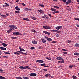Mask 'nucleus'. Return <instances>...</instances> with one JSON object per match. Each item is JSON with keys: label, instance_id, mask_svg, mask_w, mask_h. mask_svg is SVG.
Returning a JSON list of instances; mask_svg holds the SVG:
<instances>
[{"label": "nucleus", "instance_id": "nucleus-1", "mask_svg": "<svg viewBox=\"0 0 79 79\" xmlns=\"http://www.w3.org/2000/svg\"><path fill=\"white\" fill-rule=\"evenodd\" d=\"M19 69H30V68L28 66H26L25 67H23V66H20L19 67Z\"/></svg>", "mask_w": 79, "mask_h": 79}, {"label": "nucleus", "instance_id": "nucleus-2", "mask_svg": "<svg viewBox=\"0 0 79 79\" xmlns=\"http://www.w3.org/2000/svg\"><path fill=\"white\" fill-rule=\"evenodd\" d=\"M9 27L10 28V29H12V30H15L14 29H17V27H16L13 25H10Z\"/></svg>", "mask_w": 79, "mask_h": 79}, {"label": "nucleus", "instance_id": "nucleus-3", "mask_svg": "<svg viewBox=\"0 0 79 79\" xmlns=\"http://www.w3.org/2000/svg\"><path fill=\"white\" fill-rule=\"evenodd\" d=\"M13 34H14V35H22L21 33L18 31H16L15 32H13Z\"/></svg>", "mask_w": 79, "mask_h": 79}, {"label": "nucleus", "instance_id": "nucleus-4", "mask_svg": "<svg viewBox=\"0 0 79 79\" xmlns=\"http://www.w3.org/2000/svg\"><path fill=\"white\" fill-rule=\"evenodd\" d=\"M43 28H44L45 29H50L51 27L50 26H43Z\"/></svg>", "mask_w": 79, "mask_h": 79}, {"label": "nucleus", "instance_id": "nucleus-5", "mask_svg": "<svg viewBox=\"0 0 79 79\" xmlns=\"http://www.w3.org/2000/svg\"><path fill=\"white\" fill-rule=\"evenodd\" d=\"M44 38H45L48 42H51V41L52 40V39L50 38H48V37L47 36H44Z\"/></svg>", "mask_w": 79, "mask_h": 79}, {"label": "nucleus", "instance_id": "nucleus-6", "mask_svg": "<svg viewBox=\"0 0 79 79\" xmlns=\"http://www.w3.org/2000/svg\"><path fill=\"white\" fill-rule=\"evenodd\" d=\"M29 75L31 76L35 77L37 76V74L35 73H31Z\"/></svg>", "mask_w": 79, "mask_h": 79}, {"label": "nucleus", "instance_id": "nucleus-7", "mask_svg": "<svg viewBox=\"0 0 79 79\" xmlns=\"http://www.w3.org/2000/svg\"><path fill=\"white\" fill-rule=\"evenodd\" d=\"M56 60H63V59L61 57H58L56 58Z\"/></svg>", "mask_w": 79, "mask_h": 79}, {"label": "nucleus", "instance_id": "nucleus-8", "mask_svg": "<svg viewBox=\"0 0 79 79\" xmlns=\"http://www.w3.org/2000/svg\"><path fill=\"white\" fill-rule=\"evenodd\" d=\"M36 62L37 63H43L44 61L41 60H36Z\"/></svg>", "mask_w": 79, "mask_h": 79}, {"label": "nucleus", "instance_id": "nucleus-9", "mask_svg": "<svg viewBox=\"0 0 79 79\" xmlns=\"http://www.w3.org/2000/svg\"><path fill=\"white\" fill-rule=\"evenodd\" d=\"M62 27L61 26H58L57 27H56V29L57 30H59L60 29H61Z\"/></svg>", "mask_w": 79, "mask_h": 79}, {"label": "nucleus", "instance_id": "nucleus-10", "mask_svg": "<svg viewBox=\"0 0 79 79\" xmlns=\"http://www.w3.org/2000/svg\"><path fill=\"white\" fill-rule=\"evenodd\" d=\"M43 33H44L45 34H47L48 35H50V33L49 32L46 31H44Z\"/></svg>", "mask_w": 79, "mask_h": 79}, {"label": "nucleus", "instance_id": "nucleus-11", "mask_svg": "<svg viewBox=\"0 0 79 79\" xmlns=\"http://www.w3.org/2000/svg\"><path fill=\"white\" fill-rule=\"evenodd\" d=\"M41 40H42V42L43 43H45V42H46V41H47L45 39H41Z\"/></svg>", "mask_w": 79, "mask_h": 79}, {"label": "nucleus", "instance_id": "nucleus-12", "mask_svg": "<svg viewBox=\"0 0 79 79\" xmlns=\"http://www.w3.org/2000/svg\"><path fill=\"white\" fill-rule=\"evenodd\" d=\"M45 76L46 77H50V76H51V75L49 74L48 73L45 75Z\"/></svg>", "mask_w": 79, "mask_h": 79}, {"label": "nucleus", "instance_id": "nucleus-13", "mask_svg": "<svg viewBox=\"0 0 79 79\" xmlns=\"http://www.w3.org/2000/svg\"><path fill=\"white\" fill-rule=\"evenodd\" d=\"M32 42L34 44H37V42L35 40L32 41Z\"/></svg>", "mask_w": 79, "mask_h": 79}, {"label": "nucleus", "instance_id": "nucleus-14", "mask_svg": "<svg viewBox=\"0 0 79 79\" xmlns=\"http://www.w3.org/2000/svg\"><path fill=\"white\" fill-rule=\"evenodd\" d=\"M0 49H1V50H6V48L1 47H0Z\"/></svg>", "mask_w": 79, "mask_h": 79}, {"label": "nucleus", "instance_id": "nucleus-15", "mask_svg": "<svg viewBox=\"0 0 79 79\" xmlns=\"http://www.w3.org/2000/svg\"><path fill=\"white\" fill-rule=\"evenodd\" d=\"M59 63H64V60H62V61H58Z\"/></svg>", "mask_w": 79, "mask_h": 79}, {"label": "nucleus", "instance_id": "nucleus-16", "mask_svg": "<svg viewBox=\"0 0 79 79\" xmlns=\"http://www.w3.org/2000/svg\"><path fill=\"white\" fill-rule=\"evenodd\" d=\"M19 49L20 50V51H23V52H24V51H25V50H24V49L22 48L20 46L19 47Z\"/></svg>", "mask_w": 79, "mask_h": 79}, {"label": "nucleus", "instance_id": "nucleus-17", "mask_svg": "<svg viewBox=\"0 0 79 79\" xmlns=\"http://www.w3.org/2000/svg\"><path fill=\"white\" fill-rule=\"evenodd\" d=\"M15 8L16 10H17L18 11H19L20 10V9L19 8L18 6L15 7Z\"/></svg>", "mask_w": 79, "mask_h": 79}, {"label": "nucleus", "instance_id": "nucleus-18", "mask_svg": "<svg viewBox=\"0 0 79 79\" xmlns=\"http://www.w3.org/2000/svg\"><path fill=\"white\" fill-rule=\"evenodd\" d=\"M75 46L76 47H79V44L76 43L75 44Z\"/></svg>", "mask_w": 79, "mask_h": 79}, {"label": "nucleus", "instance_id": "nucleus-19", "mask_svg": "<svg viewBox=\"0 0 79 79\" xmlns=\"http://www.w3.org/2000/svg\"><path fill=\"white\" fill-rule=\"evenodd\" d=\"M12 30H13V29H10L8 30L7 31L8 33H10V32H11V31H12Z\"/></svg>", "mask_w": 79, "mask_h": 79}, {"label": "nucleus", "instance_id": "nucleus-20", "mask_svg": "<svg viewBox=\"0 0 79 79\" xmlns=\"http://www.w3.org/2000/svg\"><path fill=\"white\" fill-rule=\"evenodd\" d=\"M23 20H26L27 21H29V20L27 18H24L23 19Z\"/></svg>", "mask_w": 79, "mask_h": 79}, {"label": "nucleus", "instance_id": "nucleus-21", "mask_svg": "<svg viewBox=\"0 0 79 79\" xmlns=\"http://www.w3.org/2000/svg\"><path fill=\"white\" fill-rule=\"evenodd\" d=\"M2 45L4 47H7V44H6L2 43Z\"/></svg>", "mask_w": 79, "mask_h": 79}, {"label": "nucleus", "instance_id": "nucleus-22", "mask_svg": "<svg viewBox=\"0 0 79 79\" xmlns=\"http://www.w3.org/2000/svg\"><path fill=\"white\" fill-rule=\"evenodd\" d=\"M72 77H73V79H77V77H76V76L74 75H73L72 76Z\"/></svg>", "mask_w": 79, "mask_h": 79}, {"label": "nucleus", "instance_id": "nucleus-23", "mask_svg": "<svg viewBox=\"0 0 79 79\" xmlns=\"http://www.w3.org/2000/svg\"><path fill=\"white\" fill-rule=\"evenodd\" d=\"M74 55H77V56H79V53L75 52L74 53Z\"/></svg>", "mask_w": 79, "mask_h": 79}, {"label": "nucleus", "instance_id": "nucleus-24", "mask_svg": "<svg viewBox=\"0 0 79 79\" xmlns=\"http://www.w3.org/2000/svg\"><path fill=\"white\" fill-rule=\"evenodd\" d=\"M51 10L52 11H56V10L54 9L53 8H51Z\"/></svg>", "mask_w": 79, "mask_h": 79}, {"label": "nucleus", "instance_id": "nucleus-25", "mask_svg": "<svg viewBox=\"0 0 79 79\" xmlns=\"http://www.w3.org/2000/svg\"><path fill=\"white\" fill-rule=\"evenodd\" d=\"M23 78L24 79H29V77H23Z\"/></svg>", "mask_w": 79, "mask_h": 79}, {"label": "nucleus", "instance_id": "nucleus-26", "mask_svg": "<svg viewBox=\"0 0 79 79\" xmlns=\"http://www.w3.org/2000/svg\"><path fill=\"white\" fill-rule=\"evenodd\" d=\"M74 19L76 21H79V18H74Z\"/></svg>", "mask_w": 79, "mask_h": 79}, {"label": "nucleus", "instance_id": "nucleus-27", "mask_svg": "<svg viewBox=\"0 0 79 79\" xmlns=\"http://www.w3.org/2000/svg\"><path fill=\"white\" fill-rule=\"evenodd\" d=\"M73 66H74V65H71L69 66V67L71 69L72 68V67H73Z\"/></svg>", "mask_w": 79, "mask_h": 79}, {"label": "nucleus", "instance_id": "nucleus-28", "mask_svg": "<svg viewBox=\"0 0 79 79\" xmlns=\"http://www.w3.org/2000/svg\"><path fill=\"white\" fill-rule=\"evenodd\" d=\"M25 10H26V11H28V10H30V9H28V8H26L25 9Z\"/></svg>", "mask_w": 79, "mask_h": 79}, {"label": "nucleus", "instance_id": "nucleus-29", "mask_svg": "<svg viewBox=\"0 0 79 79\" xmlns=\"http://www.w3.org/2000/svg\"><path fill=\"white\" fill-rule=\"evenodd\" d=\"M11 39H17V38L16 37H11Z\"/></svg>", "mask_w": 79, "mask_h": 79}, {"label": "nucleus", "instance_id": "nucleus-30", "mask_svg": "<svg viewBox=\"0 0 79 79\" xmlns=\"http://www.w3.org/2000/svg\"><path fill=\"white\" fill-rule=\"evenodd\" d=\"M0 79H5V77H3L2 76H0Z\"/></svg>", "mask_w": 79, "mask_h": 79}, {"label": "nucleus", "instance_id": "nucleus-31", "mask_svg": "<svg viewBox=\"0 0 79 79\" xmlns=\"http://www.w3.org/2000/svg\"><path fill=\"white\" fill-rule=\"evenodd\" d=\"M31 31L33 32H34L35 33V32H36V31H35V30L32 29L31 30Z\"/></svg>", "mask_w": 79, "mask_h": 79}, {"label": "nucleus", "instance_id": "nucleus-32", "mask_svg": "<svg viewBox=\"0 0 79 79\" xmlns=\"http://www.w3.org/2000/svg\"><path fill=\"white\" fill-rule=\"evenodd\" d=\"M15 78H16V79H22V78L21 77H16Z\"/></svg>", "mask_w": 79, "mask_h": 79}, {"label": "nucleus", "instance_id": "nucleus-33", "mask_svg": "<svg viewBox=\"0 0 79 79\" xmlns=\"http://www.w3.org/2000/svg\"><path fill=\"white\" fill-rule=\"evenodd\" d=\"M4 53H5V54H7V55H10V53L9 52H4Z\"/></svg>", "mask_w": 79, "mask_h": 79}, {"label": "nucleus", "instance_id": "nucleus-34", "mask_svg": "<svg viewBox=\"0 0 79 79\" xmlns=\"http://www.w3.org/2000/svg\"><path fill=\"white\" fill-rule=\"evenodd\" d=\"M39 6H41V7H44V5L43 4H39Z\"/></svg>", "mask_w": 79, "mask_h": 79}, {"label": "nucleus", "instance_id": "nucleus-35", "mask_svg": "<svg viewBox=\"0 0 79 79\" xmlns=\"http://www.w3.org/2000/svg\"><path fill=\"white\" fill-rule=\"evenodd\" d=\"M31 50H34L35 49V48L34 47H31L30 48Z\"/></svg>", "mask_w": 79, "mask_h": 79}, {"label": "nucleus", "instance_id": "nucleus-36", "mask_svg": "<svg viewBox=\"0 0 79 79\" xmlns=\"http://www.w3.org/2000/svg\"><path fill=\"white\" fill-rule=\"evenodd\" d=\"M45 64H41L40 65L41 66H45Z\"/></svg>", "mask_w": 79, "mask_h": 79}, {"label": "nucleus", "instance_id": "nucleus-37", "mask_svg": "<svg viewBox=\"0 0 79 79\" xmlns=\"http://www.w3.org/2000/svg\"><path fill=\"white\" fill-rule=\"evenodd\" d=\"M32 19H33L34 20H35L37 19V18H35V17H32Z\"/></svg>", "mask_w": 79, "mask_h": 79}, {"label": "nucleus", "instance_id": "nucleus-38", "mask_svg": "<svg viewBox=\"0 0 79 79\" xmlns=\"http://www.w3.org/2000/svg\"><path fill=\"white\" fill-rule=\"evenodd\" d=\"M54 8H57V9H58V8H59V7L56 6H54Z\"/></svg>", "mask_w": 79, "mask_h": 79}, {"label": "nucleus", "instance_id": "nucleus-39", "mask_svg": "<svg viewBox=\"0 0 79 79\" xmlns=\"http://www.w3.org/2000/svg\"><path fill=\"white\" fill-rule=\"evenodd\" d=\"M1 16L2 17H3V18H5V17H6V16L5 15H1Z\"/></svg>", "mask_w": 79, "mask_h": 79}, {"label": "nucleus", "instance_id": "nucleus-40", "mask_svg": "<svg viewBox=\"0 0 79 79\" xmlns=\"http://www.w3.org/2000/svg\"><path fill=\"white\" fill-rule=\"evenodd\" d=\"M5 5L7 6H10V5H9L7 3H5Z\"/></svg>", "mask_w": 79, "mask_h": 79}, {"label": "nucleus", "instance_id": "nucleus-41", "mask_svg": "<svg viewBox=\"0 0 79 79\" xmlns=\"http://www.w3.org/2000/svg\"><path fill=\"white\" fill-rule=\"evenodd\" d=\"M43 71H48V69H43Z\"/></svg>", "mask_w": 79, "mask_h": 79}, {"label": "nucleus", "instance_id": "nucleus-42", "mask_svg": "<svg viewBox=\"0 0 79 79\" xmlns=\"http://www.w3.org/2000/svg\"><path fill=\"white\" fill-rule=\"evenodd\" d=\"M46 16H47L46 15H44V16H42V18H45V17H46Z\"/></svg>", "mask_w": 79, "mask_h": 79}, {"label": "nucleus", "instance_id": "nucleus-43", "mask_svg": "<svg viewBox=\"0 0 79 79\" xmlns=\"http://www.w3.org/2000/svg\"><path fill=\"white\" fill-rule=\"evenodd\" d=\"M46 59H47V60H52L51 58H49L48 57H46Z\"/></svg>", "mask_w": 79, "mask_h": 79}, {"label": "nucleus", "instance_id": "nucleus-44", "mask_svg": "<svg viewBox=\"0 0 79 79\" xmlns=\"http://www.w3.org/2000/svg\"><path fill=\"white\" fill-rule=\"evenodd\" d=\"M63 53H64V54H65V55H67V54L68 53L66 52H63Z\"/></svg>", "mask_w": 79, "mask_h": 79}, {"label": "nucleus", "instance_id": "nucleus-45", "mask_svg": "<svg viewBox=\"0 0 79 79\" xmlns=\"http://www.w3.org/2000/svg\"><path fill=\"white\" fill-rule=\"evenodd\" d=\"M15 13H16L19 14V13H20V12L18 11H15Z\"/></svg>", "mask_w": 79, "mask_h": 79}, {"label": "nucleus", "instance_id": "nucleus-46", "mask_svg": "<svg viewBox=\"0 0 79 79\" xmlns=\"http://www.w3.org/2000/svg\"><path fill=\"white\" fill-rule=\"evenodd\" d=\"M59 35H60L57 34L56 35V37H59Z\"/></svg>", "mask_w": 79, "mask_h": 79}, {"label": "nucleus", "instance_id": "nucleus-47", "mask_svg": "<svg viewBox=\"0 0 79 79\" xmlns=\"http://www.w3.org/2000/svg\"><path fill=\"white\" fill-rule=\"evenodd\" d=\"M62 50H63V51H64L65 52L67 51V50H66L64 49H62Z\"/></svg>", "mask_w": 79, "mask_h": 79}, {"label": "nucleus", "instance_id": "nucleus-48", "mask_svg": "<svg viewBox=\"0 0 79 79\" xmlns=\"http://www.w3.org/2000/svg\"><path fill=\"white\" fill-rule=\"evenodd\" d=\"M41 48H42V46H40L39 47V49H41Z\"/></svg>", "mask_w": 79, "mask_h": 79}, {"label": "nucleus", "instance_id": "nucleus-49", "mask_svg": "<svg viewBox=\"0 0 79 79\" xmlns=\"http://www.w3.org/2000/svg\"><path fill=\"white\" fill-rule=\"evenodd\" d=\"M22 5L23 6H26V5L24 3H22Z\"/></svg>", "mask_w": 79, "mask_h": 79}, {"label": "nucleus", "instance_id": "nucleus-50", "mask_svg": "<svg viewBox=\"0 0 79 79\" xmlns=\"http://www.w3.org/2000/svg\"><path fill=\"white\" fill-rule=\"evenodd\" d=\"M67 42L68 43H71V41L68 40L67 41Z\"/></svg>", "mask_w": 79, "mask_h": 79}, {"label": "nucleus", "instance_id": "nucleus-51", "mask_svg": "<svg viewBox=\"0 0 79 79\" xmlns=\"http://www.w3.org/2000/svg\"><path fill=\"white\" fill-rule=\"evenodd\" d=\"M3 7H4L5 8L6 7H7V6H6V5H3Z\"/></svg>", "mask_w": 79, "mask_h": 79}, {"label": "nucleus", "instance_id": "nucleus-52", "mask_svg": "<svg viewBox=\"0 0 79 79\" xmlns=\"http://www.w3.org/2000/svg\"><path fill=\"white\" fill-rule=\"evenodd\" d=\"M52 44H56V41H54L52 42Z\"/></svg>", "mask_w": 79, "mask_h": 79}, {"label": "nucleus", "instance_id": "nucleus-53", "mask_svg": "<svg viewBox=\"0 0 79 79\" xmlns=\"http://www.w3.org/2000/svg\"><path fill=\"white\" fill-rule=\"evenodd\" d=\"M44 67H46V68H49V66H45V65H44Z\"/></svg>", "mask_w": 79, "mask_h": 79}, {"label": "nucleus", "instance_id": "nucleus-54", "mask_svg": "<svg viewBox=\"0 0 79 79\" xmlns=\"http://www.w3.org/2000/svg\"><path fill=\"white\" fill-rule=\"evenodd\" d=\"M61 1H63L64 2V3H65V2H66V0H61Z\"/></svg>", "mask_w": 79, "mask_h": 79}, {"label": "nucleus", "instance_id": "nucleus-55", "mask_svg": "<svg viewBox=\"0 0 79 79\" xmlns=\"http://www.w3.org/2000/svg\"><path fill=\"white\" fill-rule=\"evenodd\" d=\"M23 55H27V54L26 53H23Z\"/></svg>", "mask_w": 79, "mask_h": 79}, {"label": "nucleus", "instance_id": "nucleus-56", "mask_svg": "<svg viewBox=\"0 0 79 79\" xmlns=\"http://www.w3.org/2000/svg\"><path fill=\"white\" fill-rule=\"evenodd\" d=\"M55 13H59V12L58 11H56L55 12Z\"/></svg>", "mask_w": 79, "mask_h": 79}, {"label": "nucleus", "instance_id": "nucleus-57", "mask_svg": "<svg viewBox=\"0 0 79 79\" xmlns=\"http://www.w3.org/2000/svg\"><path fill=\"white\" fill-rule=\"evenodd\" d=\"M3 58H8V56H2Z\"/></svg>", "mask_w": 79, "mask_h": 79}, {"label": "nucleus", "instance_id": "nucleus-58", "mask_svg": "<svg viewBox=\"0 0 79 79\" xmlns=\"http://www.w3.org/2000/svg\"><path fill=\"white\" fill-rule=\"evenodd\" d=\"M61 32L60 31H59L57 30V33H60Z\"/></svg>", "mask_w": 79, "mask_h": 79}, {"label": "nucleus", "instance_id": "nucleus-59", "mask_svg": "<svg viewBox=\"0 0 79 79\" xmlns=\"http://www.w3.org/2000/svg\"><path fill=\"white\" fill-rule=\"evenodd\" d=\"M68 1L69 3L71 2V0H68Z\"/></svg>", "mask_w": 79, "mask_h": 79}, {"label": "nucleus", "instance_id": "nucleus-60", "mask_svg": "<svg viewBox=\"0 0 79 79\" xmlns=\"http://www.w3.org/2000/svg\"><path fill=\"white\" fill-rule=\"evenodd\" d=\"M66 4L68 5V4H69V2L68 1H67L66 2Z\"/></svg>", "mask_w": 79, "mask_h": 79}, {"label": "nucleus", "instance_id": "nucleus-61", "mask_svg": "<svg viewBox=\"0 0 79 79\" xmlns=\"http://www.w3.org/2000/svg\"><path fill=\"white\" fill-rule=\"evenodd\" d=\"M0 71L1 72H3V70H2V69H0Z\"/></svg>", "mask_w": 79, "mask_h": 79}, {"label": "nucleus", "instance_id": "nucleus-62", "mask_svg": "<svg viewBox=\"0 0 79 79\" xmlns=\"http://www.w3.org/2000/svg\"><path fill=\"white\" fill-rule=\"evenodd\" d=\"M19 0H16V2H17V3H18L19 2Z\"/></svg>", "mask_w": 79, "mask_h": 79}, {"label": "nucleus", "instance_id": "nucleus-63", "mask_svg": "<svg viewBox=\"0 0 79 79\" xmlns=\"http://www.w3.org/2000/svg\"><path fill=\"white\" fill-rule=\"evenodd\" d=\"M48 16H50V17H52V15H51V14H49Z\"/></svg>", "mask_w": 79, "mask_h": 79}, {"label": "nucleus", "instance_id": "nucleus-64", "mask_svg": "<svg viewBox=\"0 0 79 79\" xmlns=\"http://www.w3.org/2000/svg\"><path fill=\"white\" fill-rule=\"evenodd\" d=\"M53 1H54V2H57V1H58V0H53Z\"/></svg>", "mask_w": 79, "mask_h": 79}]
</instances>
